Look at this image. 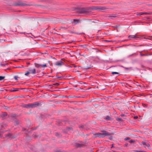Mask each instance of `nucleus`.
<instances>
[{"label":"nucleus","mask_w":152,"mask_h":152,"mask_svg":"<svg viewBox=\"0 0 152 152\" xmlns=\"http://www.w3.org/2000/svg\"><path fill=\"white\" fill-rule=\"evenodd\" d=\"M70 129V128H68V130H69V129Z\"/></svg>","instance_id":"45"},{"label":"nucleus","mask_w":152,"mask_h":152,"mask_svg":"<svg viewBox=\"0 0 152 152\" xmlns=\"http://www.w3.org/2000/svg\"><path fill=\"white\" fill-rule=\"evenodd\" d=\"M70 33H73V34H84V33L83 32H82V33H76V32H74V31H71L70 32Z\"/></svg>","instance_id":"18"},{"label":"nucleus","mask_w":152,"mask_h":152,"mask_svg":"<svg viewBox=\"0 0 152 152\" xmlns=\"http://www.w3.org/2000/svg\"><path fill=\"white\" fill-rule=\"evenodd\" d=\"M106 9V8L104 7H99V10H105Z\"/></svg>","instance_id":"22"},{"label":"nucleus","mask_w":152,"mask_h":152,"mask_svg":"<svg viewBox=\"0 0 152 152\" xmlns=\"http://www.w3.org/2000/svg\"><path fill=\"white\" fill-rule=\"evenodd\" d=\"M12 134L10 133L7 134L5 135V136L6 137L8 138L11 137V136H12Z\"/></svg>","instance_id":"15"},{"label":"nucleus","mask_w":152,"mask_h":152,"mask_svg":"<svg viewBox=\"0 0 152 152\" xmlns=\"http://www.w3.org/2000/svg\"><path fill=\"white\" fill-rule=\"evenodd\" d=\"M121 116H125V115L124 114H121Z\"/></svg>","instance_id":"35"},{"label":"nucleus","mask_w":152,"mask_h":152,"mask_svg":"<svg viewBox=\"0 0 152 152\" xmlns=\"http://www.w3.org/2000/svg\"><path fill=\"white\" fill-rule=\"evenodd\" d=\"M57 78H61V77H57Z\"/></svg>","instance_id":"38"},{"label":"nucleus","mask_w":152,"mask_h":152,"mask_svg":"<svg viewBox=\"0 0 152 152\" xmlns=\"http://www.w3.org/2000/svg\"><path fill=\"white\" fill-rule=\"evenodd\" d=\"M139 52L140 53V55L141 56H147V55H145V54H142L141 53V51H140V52Z\"/></svg>","instance_id":"30"},{"label":"nucleus","mask_w":152,"mask_h":152,"mask_svg":"<svg viewBox=\"0 0 152 152\" xmlns=\"http://www.w3.org/2000/svg\"><path fill=\"white\" fill-rule=\"evenodd\" d=\"M76 146L77 147H83V144H81L80 143H76Z\"/></svg>","instance_id":"14"},{"label":"nucleus","mask_w":152,"mask_h":152,"mask_svg":"<svg viewBox=\"0 0 152 152\" xmlns=\"http://www.w3.org/2000/svg\"><path fill=\"white\" fill-rule=\"evenodd\" d=\"M5 76H0V81H1L4 79Z\"/></svg>","instance_id":"24"},{"label":"nucleus","mask_w":152,"mask_h":152,"mask_svg":"<svg viewBox=\"0 0 152 152\" xmlns=\"http://www.w3.org/2000/svg\"><path fill=\"white\" fill-rule=\"evenodd\" d=\"M0 137H2V136H1V134H0Z\"/></svg>","instance_id":"44"},{"label":"nucleus","mask_w":152,"mask_h":152,"mask_svg":"<svg viewBox=\"0 0 152 152\" xmlns=\"http://www.w3.org/2000/svg\"><path fill=\"white\" fill-rule=\"evenodd\" d=\"M129 142L130 143H134L135 142V141L132 140H130Z\"/></svg>","instance_id":"29"},{"label":"nucleus","mask_w":152,"mask_h":152,"mask_svg":"<svg viewBox=\"0 0 152 152\" xmlns=\"http://www.w3.org/2000/svg\"><path fill=\"white\" fill-rule=\"evenodd\" d=\"M41 64H38L37 63H34L35 66L37 68H41L40 65Z\"/></svg>","instance_id":"11"},{"label":"nucleus","mask_w":152,"mask_h":152,"mask_svg":"<svg viewBox=\"0 0 152 152\" xmlns=\"http://www.w3.org/2000/svg\"><path fill=\"white\" fill-rule=\"evenodd\" d=\"M116 120L117 121H123V120L121 118H117Z\"/></svg>","instance_id":"27"},{"label":"nucleus","mask_w":152,"mask_h":152,"mask_svg":"<svg viewBox=\"0 0 152 152\" xmlns=\"http://www.w3.org/2000/svg\"><path fill=\"white\" fill-rule=\"evenodd\" d=\"M57 66H61L62 65H64V63L62 62L61 60L57 61L55 64Z\"/></svg>","instance_id":"5"},{"label":"nucleus","mask_w":152,"mask_h":152,"mask_svg":"<svg viewBox=\"0 0 152 152\" xmlns=\"http://www.w3.org/2000/svg\"><path fill=\"white\" fill-rule=\"evenodd\" d=\"M142 46V45H138V46H135V45H134V46H137V47L140 46Z\"/></svg>","instance_id":"40"},{"label":"nucleus","mask_w":152,"mask_h":152,"mask_svg":"<svg viewBox=\"0 0 152 152\" xmlns=\"http://www.w3.org/2000/svg\"><path fill=\"white\" fill-rule=\"evenodd\" d=\"M91 9L93 10H99V7L98 6H94L91 7Z\"/></svg>","instance_id":"12"},{"label":"nucleus","mask_w":152,"mask_h":152,"mask_svg":"<svg viewBox=\"0 0 152 152\" xmlns=\"http://www.w3.org/2000/svg\"><path fill=\"white\" fill-rule=\"evenodd\" d=\"M29 71L30 73L35 74L36 73V71L35 69H29Z\"/></svg>","instance_id":"7"},{"label":"nucleus","mask_w":152,"mask_h":152,"mask_svg":"<svg viewBox=\"0 0 152 152\" xmlns=\"http://www.w3.org/2000/svg\"><path fill=\"white\" fill-rule=\"evenodd\" d=\"M104 119L107 120H111V118L108 116H107L104 118Z\"/></svg>","instance_id":"19"},{"label":"nucleus","mask_w":152,"mask_h":152,"mask_svg":"<svg viewBox=\"0 0 152 152\" xmlns=\"http://www.w3.org/2000/svg\"><path fill=\"white\" fill-rule=\"evenodd\" d=\"M30 73V72L28 71L26 73L25 75L26 76H27L28 75H29Z\"/></svg>","instance_id":"31"},{"label":"nucleus","mask_w":152,"mask_h":152,"mask_svg":"<svg viewBox=\"0 0 152 152\" xmlns=\"http://www.w3.org/2000/svg\"><path fill=\"white\" fill-rule=\"evenodd\" d=\"M19 89H20L19 88H13V89L11 91H13V92L17 91H18V90Z\"/></svg>","instance_id":"23"},{"label":"nucleus","mask_w":152,"mask_h":152,"mask_svg":"<svg viewBox=\"0 0 152 152\" xmlns=\"http://www.w3.org/2000/svg\"><path fill=\"white\" fill-rule=\"evenodd\" d=\"M78 82L79 83H83V82H82V81L79 82Z\"/></svg>","instance_id":"42"},{"label":"nucleus","mask_w":152,"mask_h":152,"mask_svg":"<svg viewBox=\"0 0 152 152\" xmlns=\"http://www.w3.org/2000/svg\"><path fill=\"white\" fill-rule=\"evenodd\" d=\"M127 145H128V144H127H127H125V146H127Z\"/></svg>","instance_id":"41"},{"label":"nucleus","mask_w":152,"mask_h":152,"mask_svg":"<svg viewBox=\"0 0 152 152\" xmlns=\"http://www.w3.org/2000/svg\"><path fill=\"white\" fill-rule=\"evenodd\" d=\"M113 17H114L115 16H113Z\"/></svg>","instance_id":"46"},{"label":"nucleus","mask_w":152,"mask_h":152,"mask_svg":"<svg viewBox=\"0 0 152 152\" xmlns=\"http://www.w3.org/2000/svg\"><path fill=\"white\" fill-rule=\"evenodd\" d=\"M142 143L143 145H146L148 148H149L150 146V145L148 143H147L146 142L143 141L142 142Z\"/></svg>","instance_id":"9"},{"label":"nucleus","mask_w":152,"mask_h":152,"mask_svg":"<svg viewBox=\"0 0 152 152\" xmlns=\"http://www.w3.org/2000/svg\"><path fill=\"white\" fill-rule=\"evenodd\" d=\"M14 78L16 80H18V77L17 76H14Z\"/></svg>","instance_id":"33"},{"label":"nucleus","mask_w":152,"mask_h":152,"mask_svg":"<svg viewBox=\"0 0 152 152\" xmlns=\"http://www.w3.org/2000/svg\"><path fill=\"white\" fill-rule=\"evenodd\" d=\"M78 12L80 13H89V11L87 8H82L79 9Z\"/></svg>","instance_id":"3"},{"label":"nucleus","mask_w":152,"mask_h":152,"mask_svg":"<svg viewBox=\"0 0 152 152\" xmlns=\"http://www.w3.org/2000/svg\"><path fill=\"white\" fill-rule=\"evenodd\" d=\"M21 106L22 107H23L24 108H29V104H23L21 105Z\"/></svg>","instance_id":"8"},{"label":"nucleus","mask_w":152,"mask_h":152,"mask_svg":"<svg viewBox=\"0 0 152 152\" xmlns=\"http://www.w3.org/2000/svg\"><path fill=\"white\" fill-rule=\"evenodd\" d=\"M91 68V66H90L89 67L88 66H84L83 67L84 69L87 70L89 69H90Z\"/></svg>","instance_id":"20"},{"label":"nucleus","mask_w":152,"mask_h":152,"mask_svg":"<svg viewBox=\"0 0 152 152\" xmlns=\"http://www.w3.org/2000/svg\"><path fill=\"white\" fill-rule=\"evenodd\" d=\"M80 20H77L74 19L73 20V22L72 23H74L75 24H77L78 23V21Z\"/></svg>","instance_id":"17"},{"label":"nucleus","mask_w":152,"mask_h":152,"mask_svg":"<svg viewBox=\"0 0 152 152\" xmlns=\"http://www.w3.org/2000/svg\"><path fill=\"white\" fill-rule=\"evenodd\" d=\"M19 124V121L17 120H15L14 121V124L15 125H18Z\"/></svg>","instance_id":"21"},{"label":"nucleus","mask_w":152,"mask_h":152,"mask_svg":"<svg viewBox=\"0 0 152 152\" xmlns=\"http://www.w3.org/2000/svg\"><path fill=\"white\" fill-rule=\"evenodd\" d=\"M102 133H97L94 134L96 137H104L107 136H110V134L105 130L102 131Z\"/></svg>","instance_id":"1"},{"label":"nucleus","mask_w":152,"mask_h":152,"mask_svg":"<svg viewBox=\"0 0 152 152\" xmlns=\"http://www.w3.org/2000/svg\"><path fill=\"white\" fill-rule=\"evenodd\" d=\"M134 54H132L130 56H133V55H134Z\"/></svg>","instance_id":"43"},{"label":"nucleus","mask_w":152,"mask_h":152,"mask_svg":"<svg viewBox=\"0 0 152 152\" xmlns=\"http://www.w3.org/2000/svg\"><path fill=\"white\" fill-rule=\"evenodd\" d=\"M137 15H150V13L147 12H137L136 13Z\"/></svg>","instance_id":"6"},{"label":"nucleus","mask_w":152,"mask_h":152,"mask_svg":"<svg viewBox=\"0 0 152 152\" xmlns=\"http://www.w3.org/2000/svg\"><path fill=\"white\" fill-rule=\"evenodd\" d=\"M7 116V114L6 112H4L1 115V117H2L3 119H4V117Z\"/></svg>","instance_id":"10"},{"label":"nucleus","mask_w":152,"mask_h":152,"mask_svg":"<svg viewBox=\"0 0 152 152\" xmlns=\"http://www.w3.org/2000/svg\"><path fill=\"white\" fill-rule=\"evenodd\" d=\"M41 105V103L38 102H35L32 104H29V108H33L37 107L40 106Z\"/></svg>","instance_id":"2"},{"label":"nucleus","mask_w":152,"mask_h":152,"mask_svg":"<svg viewBox=\"0 0 152 152\" xmlns=\"http://www.w3.org/2000/svg\"><path fill=\"white\" fill-rule=\"evenodd\" d=\"M61 28L65 29H66V28L65 27H62Z\"/></svg>","instance_id":"37"},{"label":"nucleus","mask_w":152,"mask_h":152,"mask_svg":"<svg viewBox=\"0 0 152 152\" xmlns=\"http://www.w3.org/2000/svg\"><path fill=\"white\" fill-rule=\"evenodd\" d=\"M14 5L15 6H25L27 5V4H25L23 3L22 1H19L17 2L14 4Z\"/></svg>","instance_id":"4"},{"label":"nucleus","mask_w":152,"mask_h":152,"mask_svg":"<svg viewBox=\"0 0 152 152\" xmlns=\"http://www.w3.org/2000/svg\"><path fill=\"white\" fill-rule=\"evenodd\" d=\"M7 64H3L2 63H0V65H1V66H5L6 65H7Z\"/></svg>","instance_id":"28"},{"label":"nucleus","mask_w":152,"mask_h":152,"mask_svg":"<svg viewBox=\"0 0 152 152\" xmlns=\"http://www.w3.org/2000/svg\"><path fill=\"white\" fill-rule=\"evenodd\" d=\"M111 73L113 75L117 74L119 75V73L117 72H112Z\"/></svg>","instance_id":"25"},{"label":"nucleus","mask_w":152,"mask_h":152,"mask_svg":"<svg viewBox=\"0 0 152 152\" xmlns=\"http://www.w3.org/2000/svg\"><path fill=\"white\" fill-rule=\"evenodd\" d=\"M130 139V138L129 137H126V138H125L124 139V140H129V139Z\"/></svg>","instance_id":"32"},{"label":"nucleus","mask_w":152,"mask_h":152,"mask_svg":"<svg viewBox=\"0 0 152 152\" xmlns=\"http://www.w3.org/2000/svg\"><path fill=\"white\" fill-rule=\"evenodd\" d=\"M79 127L80 128H84V126H83V125H80V126H79Z\"/></svg>","instance_id":"34"},{"label":"nucleus","mask_w":152,"mask_h":152,"mask_svg":"<svg viewBox=\"0 0 152 152\" xmlns=\"http://www.w3.org/2000/svg\"><path fill=\"white\" fill-rule=\"evenodd\" d=\"M41 67H45L47 66V65L46 64H42L40 65Z\"/></svg>","instance_id":"26"},{"label":"nucleus","mask_w":152,"mask_h":152,"mask_svg":"<svg viewBox=\"0 0 152 152\" xmlns=\"http://www.w3.org/2000/svg\"><path fill=\"white\" fill-rule=\"evenodd\" d=\"M56 136H58V135H59V134H58V133H56Z\"/></svg>","instance_id":"36"},{"label":"nucleus","mask_w":152,"mask_h":152,"mask_svg":"<svg viewBox=\"0 0 152 152\" xmlns=\"http://www.w3.org/2000/svg\"><path fill=\"white\" fill-rule=\"evenodd\" d=\"M138 118L137 116H134V118Z\"/></svg>","instance_id":"39"},{"label":"nucleus","mask_w":152,"mask_h":152,"mask_svg":"<svg viewBox=\"0 0 152 152\" xmlns=\"http://www.w3.org/2000/svg\"><path fill=\"white\" fill-rule=\"evenodd\" d=\"M59 84L58 83H56L53 84L52 85H49V86L50 88H51L52 86H58L59 85Z\"/></svg>","instance_id":"16"},{"label":"nucleus","mask_w":152,"mask_h":152,"mask_svg":"<svg viewBox=\"0 0 152 152\" xmlns=\"http://www.w3.org/2000/svg\"><path fill=\"white\" fill-rule=\"evenodd\" d=\"M140 37H136L135 35H130L129 36V39H131V38H139Z\"/></svg>","instance_id":"13"}]
</instances>
